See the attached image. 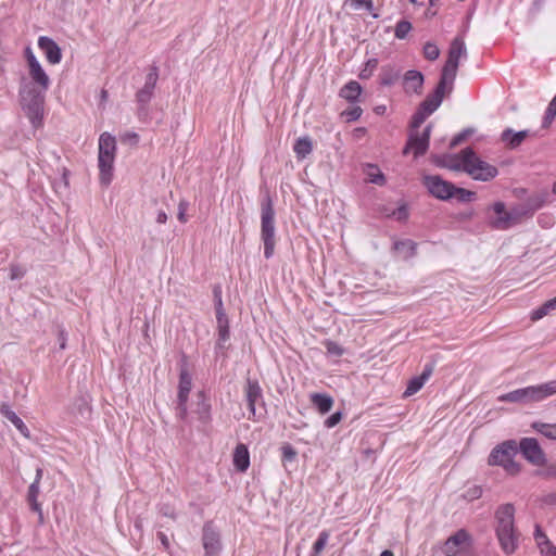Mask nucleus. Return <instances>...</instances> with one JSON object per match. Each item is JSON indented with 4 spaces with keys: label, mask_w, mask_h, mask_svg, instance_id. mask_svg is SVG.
<instances>
[{
    "label": "nucleus",
    "mask_w": 556,
    "mask_h": 556,
    "mask_svg": "<svg viewBox=\"0 0 556 556\" xmlns=\"http://www.w3.org/2000/svg\"><path fill=\"white\" fill-rule=\"evenodd\" d=\"M527 136L528 132L526 130L514 132L511 129H506L502 132L501 139L506 147L515 149L522 143Z\"/></svg>",
    "instance_id": "26"
},
{
    "label": "nucleus",
    "mask_w": 556,
    "mask_h": 556,
    "mask_svg": "<svg viewBox=\"0 0 556 556\" xmlns=\"http://www.w3.org/2000/svg\"><path fill=\"white\" fill-rule=\"evenodd\" d=\"M428 116H429V114L419 108L418 111L414 114L413 119H412L413 130H417V128H419V126L426 121V118Z\"/></svg>",
    "instance_id": "42"
},
{
    "label": "nucleus",
    "mask_w": 556,
    "mask_h": 556,
    "mask_svg": "<svg viewBox=\"0 0 556 556\" xmlns=\"http://www.w3.org/2000/svg\"><path fill=\"white\" fill-rule=\"evenodd\" d=\"M399 213H400L399 218H404V217H406V211L400 210V211H399Z\"/></svg>",
    "instance_id": "59"
},
{
    "label": "nucleus",
    "mask_w": 556,
    "mask_h": 556,
    "mask_svg": "<svg viewBox=\"0 0 556 556\" xmlns=\"http://www.w3.org/2000/svg\"><path fill=\"white\" fill-rule=\"evenodd\" d=\"M364 174L366 177V180L378 185L383 186L386 184V177L378 165L375 164H366L364 166Z\"/></svg>",
    "instance_id": "28"
},
{
    "label": "nucleus",
    "mask_w": 556,
    "mask_h": 556,
    "mask_svg": "<svg viewBox=\"0 0 556 556\" xmlns=\"http://www.w3.org/2000/svg\"><path fill=\"white\" fill-rule=\"evenodd\" d=\"M43 470L41 468H37L36 470V477L33 483L40 484V481L42 479Z\"/></svg>",
    "instance_id": "52"
},
{
    "label": "nucleus",
    "mask_w": 556,
    "mask_h": 556,
    "mask_svg": "<svg viewBox=\"0 0 556 556\" xmlns=\"http://www.w3.org/2000/svg\"><path fill=\"white\" fill-rule=\"evenodd\" d=\"M517 453L518 447L516 441H504L491 451L488 464L490 466L502 467L509 476H517L521 471V465L515 459Z\"/></svg>",
    "instance_id": "3"
},
{
    "label": "nucleus",
    "mask_w": 556,
    "mask_h": 556,
    "mask_svg": "<svg viewBox=\"0 0 556 556\" xmlns=\"http://www.w3.org/2000/svg\"><path fill=\"white\" fill-rule=\"evenodd\" d=\"M430 132V125H428L422 132L412 130L403 153H413L415 157L425 154L429 147Z\"/></svg>",
    "instance_id": "10"
},
{
    "label": "nucleus",
    "mask_w": 556,
    "mask_h": 556,
    "mask_svg": "<svg viewBox=\"0 0 556 556\" xmlns=\"http://www.w3.org/2000/svg\"><path fill=\"white\" fill-rule=\"evenodd\" d=\"M422 54L425 59L435 61L440 55V49L434 42L428 41L424 45Z\"/></svg>",
    "instance_id": "38"
},
{
    "label": "nucleus",
    "mask_w": 556,
    "mask_h": 556,
    "mask_svg": "<svg viewBox=\"0 0 556 556\" xmlns=\"http://www.w3.org/2000/svg\"><path fill=\"white\" fill-rule=\"evenodd\" d=\"M281 450L283 459L293 460L295 458L296 452L290 444L282 446Z\"/></svg>",
    "instance_id": "45"
},
{
    "label": "nucleus",
    "mask_w": 556,
    "mask_h": 556,
    "mask_svg": "<svg viewBox=\"0 0 556 556\" xmlns=\"http://www.w3.org/2000/svg\"><path fill=\"white\" fill-rule=\"evenodd\" d=\"M467 55L465 41L462 37H456L451 42L446 62L442 68L441 79L450 84V89L457 74L459 60Z\"/></svg>",
    "instance_id": "7"
},
{
    "label": "nucleus",
    "mask_w": 556,
    "mask_h": 556,
    "mask_svg": "<svg viewBox=\"0 0 556 556\" xmlns=\"http://www.w3.org/2000/svg\"><path fill=\"white\" fill-rule=\"evenodd\" d=\"M293 151L299 160L305 159L313 151V143L308 137L299 138L294 146Z\"/></svg>",
    "instance_id": "32"
},
{
    "label": "nucleus",
    "mask_w": 556,
    "mask_h": 556,
    "mask_svg": "<svg viewBox=\"0 0 556 556\" xmlns=\"http://www.w3.org/2000/svg\"><path fill=\"white\" fill-rule=\"evenodd\" d=\"M469 542L470 535L466 530L460 529L445 541L443 552L446 556H456L468 547Z\"/></svg>",
    "instance_id": "14"
},
{
    "label": "nucleus",
    "mask_w": 556,
    "mask_h": 556,
    "mask_svg": "<svg viewBox=\"0 0 556 556\" xmlns=\"http://www.w3.org/2000/svg\"><path fill=\"white\" fill-rule=\"evenodd\" d=\"M541 475L545 478H556V463L549 464Z\"/></svg>",
    "instance_id": "47"
},
{
    "label": "nucleus",
    "mask_w": 556,
    "mask_h": 556,
    "mask_svg": "<svg viewBox=\"0 0 556 556\" xmlns=\"http://www.w3.org/2000/svg\"><path fill=\"white\" fill-rule=\"evenodd\" d=\"M261 237L264 243V256L270 258L276 247L274 211H264L262 215Z\"/></svg>",
    "instance_id": "9"
},
{
    "label": "nucleus",
    "mask_w": 556,
    "mask_h": 556,
    "mask_svg": "<svg viewBox=\"0 0 556 556\" xmlns=\"http://www.w3.org/2000/svg\"><path fill=\"white\" fill-rule=\"evenodd\" d=\"M520 452L523 457L534 466H544L546 465V456L539 444L538 440L534 438H523L519 443Z\"/></svg>",
    "instance_id": "11"
},
{
    "label": "nucleus",
    "mask_w": 556,
    "mask_h": 556,
    "mask_svg": "<svg viewBox=\"0 0 556 556\" xmlns=\"http://www.w3.org/2000/svg\"><path fill=\"white\" fill-rule=\"evenodd\" d=\"M424 75L415 70L407 71L403 77V88L406 93L420 94L422 92Z\"/></svg>",
    "instance_id": "18"
},
{
    "label": "nucleus",
    "mask_w": 556,
    "mask_h": 556,
    "mask_svg": "<svg viewBox=\"0 0 556 556\" xmlns=\"http://www.w3.org/2000/svg\"><path fill=\"white\" fill-rule=\"evenodd\" d=\"M38 47L43 52L49 64H59L62 60V51L58 43L47 36L38 38Z\"/></svg>",
    "instance_id": "16"
},
{
    "label": "nucleus",
    "mask_w": 556,
    "mask_h": 556,
    "mask_svg": "<svg viewBox=\"0 0 556 556\" xmlns=\"http://www.w3.org/2000/svg\"><path fill=\"white\" fill-rule=\"evenodd\" d=\"M363 110L359 106H354L342 112V115L346 117V121L352 122L361 117Z\"/></svg>",
    "instance_id": "43"
},
{
    "label": "nucleus",
    "mask_w": 556,
    "mask_h": 556,
    "mask_svg": "<svg viewBox=\"0 0 556 556\" xmlns=\"http://www.w3.org/2000/svg\"><path fill=\"white\" fill-rule=\"evenodd\" d=\"M438 164L452 170L465 172L472 179L481 181H489L498 174L494 165L481 160L470 148L456 154L443 155L438 160Z\"/></svg>",
    "instance_id": "1"
},
{
    "label": "nucleus",
    "mask_w": 556,
    "mask_h": 556,
    "mask_svg": "<svg viewBox=\"0 0 556 556\" xmlns=\"http://www.w3.org/2000/svg\"><path fill=\"white\" fill-rule=\"evenodd\" d=\"M500 402L525 403L523 389H517L498 396Z\"/></svg>",
    "instance_id": "37"
},
{
    "label": "nucleus",
    "mask_w": 556,
    "mask_h": 556,
    "mask_svg": "<svg viewBox=\"0 0 556 556\" xmlns=\"http://www.w3.org/2000/svg\"><path fill=\"white\" fill-rule=\"evenodd\" d=\"M425 185L429 192L439 199L458 198L463 201H471L476 193L469 190L455 188L452 184L441 179L439 176L425 177Z\"/></svg>",
    "instance_id": "6"
},
{
    "label": "nucleus",
    "mask_w": 556,
    "mask_h": 556,
    "mask_svg": "<svg viewBox=\"0 0 556 556\" xmlns=\"http://www.w3.org/2000/svg\"><path fill=\"white\" fill-rule=\"evenodd\" d=\"M311 403L321 414L328 413L333 406V399L325 393H312L309 395Z\"/></svg>",
    "instance_id": "25"
},
{
    "label": "nucleus",
    "mask_w": 556,
    "mask_h": 556,
    "mask_svg": "<svg viewBox=\"0 0 556 556\" xmlns=\"http://www.w3.org/2000/svg\"><path fill=\"white\" fill-rule=\"evenodd\" d=\"M378 66V60L377 59H369L366 62L365 68L361 72L359 77L362 79H367L372 75V72Z\"/></svg>",
    "instance_id": "41"
},
{
    "label": "nucleus",
    "mask_w": 556,
    "mask_h": 556,
    "mask_svg": "<svg viewBox=\"0 0 556 556\" xmlns=\"http://www.w3.org/2000/svg\"><path fill=\"white\" fill-rule=\"evenodd\" d=\"M529 211H494L491 223L496 229H507L516 225Z\"/></svg>",
    "instance_id": "13"
},
{
    "label": "nucleus",
    "mask_w": 556,
    "mask_h": 556,
    "mask_svg": "<svg viewBox=\"0 0 556 556\" xmlns=\"http://www.w3.org/2000/svg\"><path fill=\"white\" fill-rule=\"evenodd\" d=\"M553 311H556V298L546 301L539 308L534 309L531 313V320L536 321Z\"/></svg>",
    "instance_id": "34"
},
{
    "label": "nucleus",
    "mask_w": 556,
    "mask_h": 556,
    "mask_svg": "<svg viewBox=\"0 0 556 556\" xmlns=\"http://www.w3.org/2000/svg\"><path fill=\"white\" fill-rule=\"evenodd\" d=\"M116 154L115 137L109 132L101 134L99 138V178L102 185H110L113 178V165Z\"/></svg>",
    "instance_id": "4"
},
{
    "label": "nucleus",
    "mask_w": 556,
    "mask_h": 556,
    "mask_svg": "<svg viewBox=\"0 0 556 556\" xmlns=\"http://www.w3.org/2000/svg\"><path fill=\"white\" fill-rule=\"evenodd\" d=\"M177 218H178L181 223L187 222L185 211H179Z\"/></svg>",
    "instance_id": "54"
},
{
    "label": "nucleus",
    "mask_w": 556,
    "mask_h": 556,
    "mask_svg": "<svg viewBox=\"0 0 556 556\" xmlns=\"http://www.w3.org/2000/svg\"><path fill=\"white\" fill-rule=\"evenodd\" d=\"M330 533L327 530H324L319 533L317 540L313 544L311 556H320L325 546L328 543Z\"/></svg>",
    "instance_id": "36"
},
{
    "label": "nucleus",
    "mask_w": 556,
    "mask_h": 556,
    "mask_svg": "<svg viewBox=\"0 0 556 556\" xmlns=\"http://www.w3.org/2000/svg\"><path fill=\"white\" fill-rule=\"evenodd\" d=\"M362 87L355 81L351 80L340 89V97L349 102H355L361 96Z\"/></svg>",
    "instance_id": "30"
},
{
    "label": "nucleus",
    "mask_w": 556,
    "mask_h": 556,
    "mask_svg": "<svg viewBox=\"0 0 556 556\" xmlns=\"http://www.w3.org/2000/svg\"><path fill=\"white\" fill-rule=\"evenodd\" d=\"M233 466L239 472H245L250 466V453L245 444L239 443L233 451Z\"/></svg>",
    "instance_id": "21"
},
{
    "label": "nucleus",
    "mask_w": 556,
    "mask_h": 556,
    "mask_svg": "<svg viewBox=\"0 0 556 556\" xmlns=\"http://www.w3.org/2000/svg\"><path fill=\"white\" fill-rule=\"evenodd\" d=\"M101 98H102V100H105L108 98V91L106 90H102L101 91Z\"/></svg>",
    "instance_id": "58"
},
{
    "label": "nucleus",
    "mask_w": 556,
    "mask_h": 556,
    "mask_svg": "<svg viewBox=\"0 0 556 556\" xmlns=\"http://www.w3.org/2000/svg\"><path fill=\"white\" fill-rule=\"evenodd\" d=\"M157 80L156 72L148 74L144 86L136 93L137 101L148 103L153 94V90Z\"/></svg>",
    "instance_id": "24"
},
{
    "label": "nucleus",
    "mask_w": 556,
    "mask_h": 556,
    "mask_svg": "<svg viewBox=\"0 0 556 556\" xmlns=\"http://www.w3.org/2000/svg\"><path fill=\"white\" fill-rule=\"evenodd\" d=\"M352 4H354L356 8L364 7L368 11L372 10V0H351Z\"/></svg>",
    "instance_id": "48"
},
{
    "label": "nucleus",
    "mask_w": 556,
    "mask_h": 556,
    "mask_svg": "<svg viewBox=\"0 0 556 556\" xmlns=\"http://www.w3.org/2000/svg\"><path fill=\"white\" fill-rule=\"evenodd\" d=\"M412 29V24L408 21L397 22L394 35L397 39H404Z\"/></svg>",
    "instance_id": "39"
},
{
    "label": "nucleus",
    "mask_w": 556,
    "mask_h": 556,
    "mask_svg": "<svg viewBox=\"0 0 556 556\" xmlns=\"http://www.w3.org/2000/svg\"><path fill=\"white\" fill-rule=\"evenodd\" d=\"M556 116V96L549 102L546 110V118L553 119Z\"/></svg>",
    "instance_id": "46"
},
{
    "label": "nucleus",
    "mask_w": 556,
    "mask_h": 556,
    "mask_svg": "<svg viewBox=\"0 0 556 556\" xmlns=\"http://www.w3.org/2000/svg\"><path fill=\"white\" fill-rule=\"evenodd\" d=\"M244 393L248 402V408L251 415L254 416L256 402L262 397L260 383L256 380L249 379L244 388Z\"/></svg>",
    "instance_id": "20"
},
{
    "label": "nucleus",
    "mask_w": 556,
    "mask_h": 556,
    "mask_svg": "<svg viewBox=\"0 0 556 556\" xmlns=\"http://www.w3.org/2000/svg\"><path fill=\"white\" fill-rule=\"evenodd\" d=\"M532 428L548 440L556 441V424L535 421Z\"/></svg>",
    "instance_id": "33"
},
{
    "label": "nucleus",
    "mask_w": 556,
    "mask_h": 556,
    "mask_svg": "<svg viewBox=\"0 0 556 556\" xmlns=\"http://www.w3.org/2000/svg\"><path fill=\"white\" fill-rule=\"evenodd\" d=\"M409 1H410L412 3H414V4H417V3H418V1H417V0H409Z\"/></svg>",
    "instance_id": "60"
},
{
    "label": "nucleus",
    "mask_w": 556,
    "mask_h": 556,
    "mask_svg": "<svg viewBox=\"0 0 556 556\" xmlns=\"http://www.w3.org/2000/svg\"><path fill=\"white\" fill-rule=\"evenodd\" d=\"M324 346L326 348V351L328 354L337 356V357L343 355V353H344L343 348L340 344H338L337 342L331 341V340H326L324 342Z\"/></svg>",
    "instance_id": "40"
},
{
    "label": "nucleus",
    "mask_w": 556,
    "mask_h": 556,
    "mask_svg": "<svg viewBox=\"0 0 556 556\" xmlns=\"http://www.w3.org/2000/svg\"><path fill=\"white\" fill-rule=\"evenodd\" d=\"M381 85L391 86L399 78V72L391 66H384L379 75Z\"/></svg>",
    "instance_id": "35"
},
{
    "label": "nucleus",
    "mask_w": 556,
    "mask_h": 556,
    "mask_svg": "<svg viewBox=\"0 0 556 556\" xmlns=\"http://www.w3.org/2000/svg\"><path fill=\"white\" fill-rule=\"evenodd\" d=\"M523 389L525 403H533L545 400L556 394V380Z\"/></svg>",
    "instance_id": "12"
},
{
    "label": "nucleus",
    "mask_w": 556,
    "mask_h": 556,
    "mask_svg": "<svg viewBox=\"0 0 556 556\" xmlns=\"http://www.w3.org/2000/svg\"><path fill=\"white\" fill-rule=\"evenodd\" d=\"M493 208L500 210V208H505V207H504L503 203L497 202V203L494 204Z\"/></svg>",
    "instance_id": "57"
},
{
    "label": "nucleus",
    "mask_w": 556,
    "mask_h": 556,
    "mask_svg": "<svg viewBox=\"0 0 556 556\" xmlns=\"http://www.w3.org/2000/svg\"><path fill=\"white\" fill-rule=\"evenodd\" d=\"M40 493V484L31 483L28 488L27 492V502L33 511L38 513L40 520H42L43 514L41 504L38 502V496Z\"/></svg>",
    "instance_id": "29"
},
{
    "label": "nucleus",
    "mask_w": 556,
    "mask_h": 556,
    "mask_svg": "<svg viewBox=\"0 0 556 556\" xmlns=\"http://www.w3.org/2000/svg\"><path fill=\"white\" fill-rule=\"evenodd\" d=\"M450 84L440 79L434 92L429 94L420 104V109L431 115L442 103L445 90Z\"/></svg>",
    "instance_id": "17"
},
{
    "label": "nucleus",
    "mask_w": 556,
    "mask_h": 556,
    "mask_svg": "<svg viewBox=\"0 0 556 556\" xmlns=\"http://www.w3.org/2000/svg\"><path fill=\"white\" fill-rule=\"evenodd\" d=\"M229 338V330L227 326L219 327V339L226 341Z\"/></svg>",
    "instance_id": "51"
},
{
    "label": "nucleus",
    "mask_w": 556,
    "mask_h": 556,
    "mask_svg": "<svg viewBox=\"0 0 556 556\" xmlns=\"http://www.w3.org/2000/svg\"><path fill=\"white\" fill-rule=\"evenodd\" d=\"M123 142H130L136 144L139 141V136L136 132H126L122 136Z\"/></svg>",
    "instance_id": "49"
},
{
    "label": "nucleus",
    "mask_w": 556,
    "mask_h": 556,
    "mask_svg": "<svg viewBox=\"0 0 556 556\" xmlns=\"http://www.w3.org/2000/svg\"><path fill=\"white\" fill-rule=\"evenodd\" d=\"M380 556H394L393 553L389 549L383 551Z\"/></svg>",
    "instance_id": "56"
},
{
    "label": "nucleus",
    "mask_w": 556,
    "mask_h": 556,
    "mask_svg": "<svg viewBox=\"0 0 556 556\" xmlns=\"http://www.w3.org/2000/svg\"><path fill=\"white\" fill-rule=\"evenodd\" d=\"M535 541L543 554L546 556H556V547L539 528H536L535 531Z\"/></svg>",
    "instance_id": "31"
},
{
    "label": "nucleus",
    "mask_w": 556,
    "mask_h": 556,
    "mask_svg": "<svg viewBox=\"0 0 556 556\" xmlns=\"http://www.w3.org/2000/svg\"><path fill=\"white\" fill-rule=\"evenodd\" d=\"M0 413L3 417H5L9 421H11L14 427L20 431V433L26 439L30 438V432L24 421L10 408L8 404H2L0 406Z\"/></svg>",
    "instance_id": "22"
},
{
    "label": "nucleus",
    "mask_w": 556,
    "mask_h": 556,
    "mask_svg": "<svg viewBox=\"0 0 556 556\" xmlns=\"http://www.w3.org/2000/svg\"><path fill=\"white\" fill-rule=\"evenodd\" d=\"M393 250L400 257L408 260L416 254V243L412 240L395 241Z\"/></svg>",
    "instance_id": "27"
},
{
    "label": "nucleus",
    "mask_w": 556,
    "mask_h": 556,
    "mask_svg": "<svg viewBox=\"0 0 556 556\" xmlns=\"http://www.w3.org/2000/svg\"><path fill=\"white\" fill-rule=\"evenodd\" d=\"M20 94L23 108L31 125L35 128L41 127L45 113V93L29 92L26 91V88H22Z\"/></svg>",
    "instance_id": "8"
},
{
    "label": "nucleus",
    "mask_w": 556,
    "mask_h": 556,
    "mask_svg": "<svg viewBox=\"0 0 556 556\" xmlns=\"http://www.w3.org/2000/svg\"><path fill=\"white\" fill-rule=\"evenodd\" d=\"M202 543L206 556H217L222 549L219 533L211 523L203 527Z\"/></svg>",
    "instance_id": "15"
},
{
    "label": "nucleus",
    "mask_w": 556,
    "mask_h": 556,
    "mask_svg": "<svg viewBox=\"0 0 556 556\" xmlns=\"http://www.w3.org/2000/svg\"><path fill=\"white\" fill-rule=\"evenodd\" d=\"M24 58L27 65L28 76L33 84L31 88H28L27 86L24 88L29 92L46 93L51 85V80L30 47L25 48Z\"/></svg>",
    "instance_id": "5"
},
{
    "label": "nucleus",
    "mask_w": 556,
    "mask_h": 556,
    "mask_svg": "<svg viewBox=\"0 0 556 556\" xmlns=\"http://www.w3.org/2000/svg\"><path fill=\"white\" fill-rule=\"evenodd\" d=\"M341 419H342V414L340 412H337L326 419L325 426L327 428H333L341 421Z\"/></svg>",
    "instance_id": "44"
},
{
    "label": "nucleus",
    "mask_w": 556,
    "mask_h": 556,
    "mask_svg": "<svg viewBox=\"0 0 556 556\" xmlns=\"http://www.w3.org/2000/svg\"><path fill=\"white\" fill-rule=\"evenodd\" d=\"M431 375L432 367L426 366L420 376L414 377L408 381L406 390L403 393V397L406 399L416 394L425 386Z\"/></svg>",
    "instance_id": "19"
},
{
    "label": "nucleus",
    "mask_w": 556,
    "mask_h": 556,
    "mask_svg": "<svg viewBox=\"0 0 556 556\" xmlns=\"http://www.w3.org/2000/svg\"><path fill=\"white\" fill-rule=\"evenodd\" d=\"M167 220V216L164 212H160L159 215H157V222L160 224H163Z\"/></svg>",
    "instance_id": "53"
},
{
    "label": "nucleus",
    "mask_w": 556,
    "mask_h": 556,
    "mask_svg": "<svg viewBox=\"0 0 556 556\" xmlns=\"http://www.w3.org/2000/svg\"><path fill=\"white\" fill-rule=\"evenodd\" d=\"M191 388H192L191 376L189 375V372L186 369H184L180 371L179 386H178V401H179L180 406L186 405L188 397H189V393L191 391Z\"/></svg>",
    "instance_id": "23"
},
{
    "label": "nucleus",
    "mask_w": 556,
    "mask_h": 556,
    "mask_svg": "<svg viewBox=\"0 0 556 556\" xmlns=\"http://www.w3.org/2000/svg\"><path fill=\"white\" fill-rule=\"evenodd\" d=\"M495 532L501 548L507 555L513 554L518 546V533L515 527V507L503 504L495 510Z\"/></svg>",
    "instance_id": "2"
},
{
    "label": "nucleus",
    "mask_w": 556,
    "mask_h": 556,
    "mask_svg": "<svg viewBox=\"0 0 556 556\" xmlns=\"http://www.w3.org/2000/svg\"><path fill=\"white\" fill-rule=\"evenodd\" d=\"M157 538L160 539L163 547L167 551L169 548V540H168L167 535L163 532H159Z\"/></svg>",
    "instance_id": "50"
},
{
    "label": "nucleus",
    "mask_w": 556,
    "mask_h": 556,
    "mask_svg": "<svg viewBox=\"0 0 556 556\" xmlns=\"http://www.w3.org/2000/svg\"><path fill=\"white\" fill-rule=\"evenodd\" d=\"M462 139H463V137H462V136H457V137H455V138L453 139V141H452V143H451V144L454 147V146H456L457 143H459Z\"/></svg>",
    "instance_id": "55"
}]
</instances>
